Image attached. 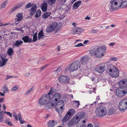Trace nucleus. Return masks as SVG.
Segmentation results:
<instances>
[{
    "mask_svg": "<svg viewBox=\"0 0 127 127\" xmlns=\"http://www.w3.org/2000/svg\"><path fill=\"white\" fill-rule=\"evenodd\" d=\"M57 111L59 113L61 114L62 113L64 110L63 108L56 107V108Z\"/></svg>",
    "mask_w": 127,
    "mask_h": 127,
    "instance_id": "nucleus-35",
    "label": "nucleus"
},
{
    "mask_svg": "<svg viewBox=\"0 0 127 127\" xmlns=\"http://www.w3.org/2000/svg\"><path fill=\"white\" fill-rule=\"evenodd\" d=\"M57 23H52L51 25L47 27L46 29V32L49 33L54 31L57 28Z\"/></svg>",
    "mask_w": 127,
    "mask_h": 127,
    "instance_id": "nucleus-9",
    "label": "nucleus"
},
{
    "mask_svg": "<svg viewBox=\"0 0 127 127\" xmlns=\"http://www.w3.org/2000/svg\"><path fill=\"white\" fill-rule=\"evenodd\" d=\"M55 125V121L53 120H50L48 123V127H53Z\"/></svg>",
    "mask_w": 127,
    "mask_h": 127,
    "instance_id": "nucleus-27",
    "label": "nucleus"
},
{
    "mask_svg": "<svg viewBox=\"0 0 127 127\" xmlns=\"http://www.w3.org/2000/svg\"><path fill=\"white\" fill-rule=\"evenodd\" d=\"M49 101L45 105V108H48L49 109L55 107L56 104V102H49Z\"/></svg>",
    "mask_w": 127,
    "mask_h": 127,
    "instance_id": "nucleus-17",
    "label": "nucleus"
},
{
    "mask_svg": "<svg viewBox=\"0 0 127 127\" xmlns=\"http://www.w3.org/2000/svg\"><path fill=\"white\" fill-rule=\"evenodd\" d=\"M36 6L35 4L30 10V15H33L36 11Z\"/></svg>",
    "mask_w": 127,
    "mask_h": 127,
    "instance_id": "nucleus-22",
    "label": "nucleus"
},
{
    "mask_svg": "<svg viewBox=\"0 0 127 127\" xmlns=\"http://www.w3.org/2000/svg\"><path fill=\"white\" fill-rule=\"evenodd\" d=\"M122 0H113L114 2H115V4H117L118 5H121L122 3Z\"/></svg>",
    "mask_w": 127,
    "mask_h": 127,
    "instance_id": "nucleus-34",
    "label": "nucleus"
},
{
    "mask_svg": "<svg viewBox=\"0 0 127 127\" xmlns=\"http://www.w3.org/2000/svg\"><path fill=\"white\" fill-rule=\"evenodd\" d=\"M77 114L79 117L80 119L83 118L85 116L84 113L82 112L78 113Z\"/></svg>",
    "mask_w": 127,
    "mask_h": 127,
    "instance_id": "nucleus-36",
    "label": "nucleus"
},
{
    "mask_svg": "<svg viewBox=\"0 0 127 127\" xmlns=\"http://www.w3.org/2000/svg\"><path fill=\"white\" fill-rule=\"evenodd\" d=\"M106 47L104 46H101L98 48L92 47L89 51L91 55L96 58H100L105 55L106 51Z\"/></svg>",
    "mask_w": 127,
    "mask_h": 127,
    "instance_id": "nucleus-1",
    "label": "nucleus"
},
{
    "mask_svg": "<svg viewBox=\"0 0 127 127\" xmlns=\"http://www.w3.org/2000/svg\"><path fill=\"white\" fill-rule=\"evenodd\" d=\"M114 110L112 109H109L108 112V114L109 115H111L113 113Z\"/></svg>",
    "mask_w": 127,
    "mask_h": 127,
    "instance_id": "nucleus-43",
    "label": "nucleus"
},
{
    "mask_svg": "<svg viewBox=\"0 0 127 127\" xmlns=\"http://www.w3.org/2000/svg\"><path fill=\"white\" fill-rule=\"evenodd\" d=\"M17 18L15 19V23L17 24H18L23 18L22 14L20 13L16 15Z\"/></svg>",
    "mask_w": 127,
    "mask_h": 127,
    "instance_id": "nucleus-16",
    "label": "nucleus"
},
{
    "mask_svg": "<svg viewBox=\"0 0 127 127\" xmlns=\"http://www.w3.org/2000/svg\"><path fill=\"white\" fill-rule=\"evenodd\" d=\"M37 32H36L34 35L33 38V41H35L37 39Z\"/></svg>",
    "mask_w": 127,
    "mask_h": 127,
    "instance_id": "nucleus-39",
    "label": "nucleus"
},
{
    "mask_svg": "<svg viewBox=\"0 0 127 127\" xmlns=\"http://www.w3.org/2000/svg\"><path fill=\"white\" fill-rule=\"evenodd\" d=\"M75 118H74V119H76V120L77 121H78V122L79 120H78L79 119V117L77 115H75V116H74V117H75Z\"/></svg>",
    "mask_w": 127,
    "mask_h": 127,
    "instance_id": "nucleus-56",
    "label": "nucleus"
},
{
    "mask_svg": "<svg viewBox=\"0 0 127 127\" xmlns=\"http://www.w3.org/2000/svg\"><path fill=\"white\" fill-rule=\"evenodd\" d=\"M23 43V42L22 40H16L15 42L13 44V48H14L15 46L18 47Z\"/></svg>",
    "mask_w": 127,
    "mask_h": 127,
    "instance_id": "nucleus-21",
    "label": "nucleus"
},
{
    "mask_svg": "<svg viewBox=\"0 0 127 127\" xmlns=\"http://www.w3.org/2000/svg\"><path fill=\"white\" fill-rule=\"evenodd\" d=\"M23 3H21L20 4H18L13 7L10 10L8 14V15H10L14 11H15L18 8H19L22 6L23 5Z\"/></svg>",
    "mask_w": 127,
    "mask_h": 127,
    "instance_id": "nucleus-15",
    "label": "nucleus"
},
{
    "mask_svg": "<svg viewBox=\"0 0 127 127\" xmlns=\"http://www.w3.org/2000/svg\"><path fill=\"white\" fill-rule=\"evenodd\" d=\"M9 119L8 120H7L5 121V123L7 124H8V123L10 121L9 120Z\"/></svg>",
    "mask_w": 127,
    "mask_h": 127,
    "instance_id": "nucleus-61",
    "label": "nucleus"
},
{
    "mask_svg": "<svg viewBox=\"0 0 127 127\" xmlns=\"http://www.w3.org/2000/svg\"><path fill=\"white\" fill-rule=\"evenodd\" d=\"M120 7H124L127 6V1H125L122 2L120 5Z\"/></svg>",
    "mask_w": 127,
    "mask_h": 127,
    "instance_id": "nucleus-31",
    "label": "nucleus"
},
{
    "mask_svg": "<svg viewBox=\"0 0 127 127\" xmlns=\"http://www.w3.org/2000/svg\"><path fill=\"white\" fill-rule=\"evenodd\" d=\"M84 31V30L81 28H75L73 29V32L75 34H79L83 32Z\"/></svg>",
    "mask_w": 127,
    "mask_h": 127,
    "instance_id": "nucleus-24",
    "label": "nucleus"
},
{
    "mask_svg": "<svg viewBox=\"0 0 127 127\" xmlns=\"http://www.w3.org/2000/svg\"><path fill=\"white\" fill-rule=\"evenodd\" d=\"M4 88L5 89L4 91L7 92L9 90L8 88L7 87L6 84H4Z\"/></svg>",
    "mask_w": 127,
    "mask_h": 127,
    "instance_id": "nucleus-49",
    "label": "nucleus"
},
{
    "mask_svg": "<svg viewBox=\"0 0 127 127\" xmlns=\"http://www.w3.org/2000/svg\"><path fill=\"white\" fill-rule=\"evenodd\" d=\"M7 3V1H5L1 4L0 7V8H4L5 7Z\"/></svg>",
    "mask_w": 127,
    "mask_h": 127,
    "instance_id": "nucleus-41",
    "label": "nucleus"
},
{
    "mask_svg": "<svg viewBox=\"0 0 127 127\" xmlns=\"http://www.w3.org/2000/svg\"><path fill=\"white\" fill-rule=\"evenodd\" d=\"M51 14L50 12H47L43 14L42 18L44 19L46 18L49 16Z\"/></svg>",
    "mask_w": 127,
    "mask_h": 127,
    "instance_id": "nucleus-32",
    "label": "nucleus"
},
{
    "mask_svg": "<svg viewBox=\"0 0 127 127\" xmlns=\"http://www.w3.org/2000/svg\"><path fill=\"white\" fill-rule=\"evenodd\" d=\"M2 62L1 64H0V67H2L5 65L6 64V62L4 60V59L2 60Z\"/></svg>",
    "mask_w": 127,
    "mask_h": 127,
    "instance_id": "nucleus-40",
    "label": "nucleus"
},
{
    "mask_svg": "<svg viewBox=\"0 0 127 127\" xmlns=\"http://www.w3.org/2000/svg\"><path fill=\"white\" fill-rule=\"evenodd\" d=\"M22 39L25 43L31 42L32 41V38H30L27 35L23 36L22 38Z\"/></svg>",
    "mask_w": 127,
    "mask_h": 127,
    "instance_id": "nucleus-25",
    "label": "nucleus"
},
{
    "mask_svg": "<svg viewBox=\"0 0 127 127\" xmlns=\"http://www.w3.org/2000/svg\"><path fill=\"white\" fill-rule=\"evenodd\" d=\"M88 61L89 59L87 57L84 56L81 58L80 62L82 64L85 65L88 64Z\"/></svg>",
    "mask_w": 127,
    "mask_h": 127,
    "instance_id": "nucleus-14",
    "label": "nucleus"
},
{
    "mask_svg": "<svg viewBox=\"0 0 127 127\" xmlns=\"http://www.w3.org/2000/svg\"><path fill=\"white\" fill-rule=\"evenodd\" d=\"M41 12L40 10H38L36 12L35 15V17L36 18H37L39 17L41 14Z\"/></svg>",
    "mask_w": 127,
    "mask_h": 127,
    "instance_id": "nucleus-33",
    "label": "nucleus"
},
{
    "mask_svg": "<svg viewBox=\"0 0 127 127\" xmlns=\"http://www.w3.org/2000/svg\"><path fill=\"white\" fill-rule=\"evenodd\" d=\"M48 7L47 3L46 2L42 3L41 6V9L43 12H46L47 10Z\"/></svg>",
    "mask_w": 127,
    "mask_h": 127,
    "instance_id": "nucleus-23",
    "label": "nucleus"
},
{
    "mask_svg": "<svg viewBox=\"0 0 127 127\" xmlns=\"http://www.w3.org/2000/svg\"><path fill=\"white\" fill-rule=\"evenodd\" d=\"M105 64L104 63H103L96 65L95 67V71L100 73L103 72L105 71Z\"/></svg>",
    "mask_w": 127,
    "mask_h": 127,
    "instance_id": "nucleus-8",
    "label": "nucleus"
},
{
    "mask_svg": "<svg viewBox=\"0 0 127 127\" xmlns=\"http://www.w3.org/2000/svg\"><path fill=\"white\" fill-rule=\"evenodd\" d=\"M75 113V111L73 109H69L64 117L62 119V122L64 123L68 121Z\"/></svg>",
    "mask_w": 127,
    "mask_h": 127,
    "instance_id": "nucleus-6",
    "label": "nucleus"
},
{
    "mask_svg": "<svg viewBox=\"0 0 127 127\" xmlns=\"http://www.w3.org/2000/svg\"><path fill=\"white\" fill-rule=\"evenodd\" d=\"M115 44V42L111 43H109V45L110 46H112Z\"/></svg>",
    "mask_w": 127,
    "mask_h": 127,
    "instance_id": "nucleus-58",
    "label": "nucleus"
},
{
    "mask_svg": "<svg viewBox=\"0 0 127 127\" xmlns=\"http://www.w3.org/2000/svg\"><path fill=\"white\" fill-rule=\"evenodd\" d=\"M4 113L7 114L8 115H9L10 117H12V114L9 112H6L5 111L4 112Z\"/></svg>",
    "mask_w": 127,
    "mask_h": 127,
    "instance_id": "nucleus-51",
    "label": "nucleus"
},
{
    "mask_svg": "<svg viewBox=\"0 0 127 127\" xmlns=\"http://www.w3.org/2000/svg\"><path fill=\"white\" fill-rule=\"evenodd\" d=\"M107 111L105 109L104 107L100 106L97 108L95 111L96 116L99 117H103L107 114Z\"/></svg>",
    "mask_w": 127,
    "mask_h": 127,
    "instance_id": "nucleus-3",
    "label": "nucleus"
},
{
    "mask_svg": "<svg viewBox=\"0 0 127 127\" xmlns=\"http://www.w3.org/2000/svg\"><path fill=\"white\" fill-rule=\"evenodd\" d=\"M13 77L12 76H9V75H7V78L6 79H8L10 78H12Z\"/></svg>",
    "mask_w": 127,
    "mask_h": 127,
    "instance_id": "nucleus-60",
    "label": "nucleus"
},
{
    "mask_svg": "<svg viewBox=\"0 0 127 127\" xmlns=\"http://www.w3.org/2000/svg\"><path fill=\"white\" fill-rule=\"evenodd\" d=\"M4 115L1 114L0 115V123L2 122L3 120V117Z\"/></svg>",
    "mask_w": 127,
    "mask_h": 127,
    "instance_id": "nucleus-50",
    "label": "nucleus"
},
{
    "mask_svg": "<svg viewBox=\"0 0 127 127\" xmlns=\"http://www.w3.org/2000/svg\"><path fill=\"white\" fill-rule=\"evenodd\" d=\"M118 108L122 112H124L126 111L127 109V98L123 99L120 102Z\"/></svg>",
    "mask_w": 127,
    "mask_h": 127,
    "instance_id": "nucleus-5",
    "label": "nucleus"
},
{
    "mask_svg": "<svg viewBox=\"0 0 127 127\" xmlns=\"http://www.w3.org/2000/svg\"><path fill=\"white\" fill-rule=\"evenodd\" d=\"M18 86H15V87L12 88L11 90V91H16L18 90Z\"/></svg>",
    "mask_w": 127,
    "mask_h": 127,
    "instance_id": "nucleus-45",
    "label": "nucleus"
},
{
    "mask_svg": "<svg viewBox=\"0 0 127 127\" xmlns=\"http://www.w3.org/2000/svg\"><path fill=\"white\" fill-rule=\"evenodd\" d=\"M45 36L44 35L43 31L41 30L38 34V39H40L42 38Z\"/></svg>",
    "mask_w": 127,
    "mask_h": 127,
    "instance_id": "nucleus-30",
    "label": "nucleus"
},
{
    "mask_svg": "<svg viewBox=\"0 0 127 127\" xmlns=\"http://www.w3.org/2000/svg\"><path fill=\"white\" fill-rule=\"evenodd\" d=\"M46 3L50 6L53 5L56 2V0H45Z\"/></svg>",
    "mask_w": 127,
    "mask_h": 127,
    "instance_id": "nucleus-28",
    "label": "nucleus"
},
{
    "mask_svg": "<svg viewBox=\"0 0 127 127\" xmlns=\"http://www.w3.org/2000/svg\"><path fill=\"white\" fill-rule=\"evenodd\" d=\"M24 75L27 77H28L30 75V73H24Z\"/></svg>",
    "mask_w": 127,
    "mask_h": 127,
    "instance_id": "nucleus-57",
    "label": "nucleus"
},
{
    "mask_svg": "<svg viewBox=\"0 0 127 127\" xmlns=\"http://www.w3.org/2000/svg\"><path fill=\"white\" fill-rule=\"evenodd\" d=\"M4 100V98L3 97L0 98V103L3 102Z\"/></svg>",
    "mask_w": 127,
    "mask_h": 127,
    "instance_id": "nucleus-59",
    "label": "nucleus"
},
{
    "mask_svg": "<svg viewBox=\"0 0 127 127\" xmlns=\"http://www.w3.org/2000/svg\"><path fill=\"white\" fill-rule=\"evenodd\" d=\"M33 87H32L29 90L27 91L25 93V94L26 95H28L29 93H30L33 90Z\"/></svg>",
    "mask_w": 127,
    "mask_h": 127,
    "instance_id": "nucleus-37",
    "label": "nucleus"
},
{
    "mask_svg": "<svg viewBox=\"0 0 127 127\" xmlns=\"http://www.w3.org/2000/svg\"><path fill=\"white\" fill-rule=\"evenodd\" d=\"M74 104L78 108L80 104L79 101H74Z\"/></svg>",
    "mask_w": 127,
    "mask_h": 127,
    "instance_id": "nucleus-42",
    "label": "nucleus"
},
{
    "mask_svg": "<svg viewBox=\"0 0 127 127\" xmlns=\"http://www.w3.org/2000/svg\"><path fill=\"white\" fill-rule=\"evenodd\" d=\"M61 103L62 104H60L59 105H56V107H58L59 108H63L64 107V102H62Z\"/></svg>",
    "mask_w": 127,
    "mask_h": 127,
    "instance_id": "nucleus-38",
    "label": "nucleus"
},
{
    "mask_svg": "<svg viewBox=\"0 0 127 127\" xmlns=\"http://www.w3.org/2000/svg\"><path fill=\"white\" fill-rule=\"evenodd\" d=\"M110 3L111 4V8L113 10L118 9L120 7V5H118L117 4H115V2H114L113 0H111Z\"/></svg>",
    "mask_w": 127,
    "mask_h": 127,
    "instance_id": "nucleus-19",
    "label": "nucleus"
},
{
    "mask_svg": "<svg viewBox=\"0 0 127 127\" xmlns=\"http://www.w3.org/2000/svg\"><path fill=\"white\" fill-rule=\"evenodd\" d=\"M83 46L84 45L82 43H79L77 45H75L74 47H77Z\"/></svg>",
    "mask_w": 127,
    "mask_h": 127,
    "instance_id": "nucleus-48",
    "label": "nucleus"
},
{
    "mask_svg": "<svg viewBox=\"0 0 127 127\" xmlns=\"http://www.w3.org/2000/svg\"><path fill=\"white\" fill-rule=\"evenodd\" d=\"M89 42V41L88 40H85L84 42H83V44H86L87 43H88Z\"/></svg>",
    "mask_w": 127,
    "mask_h": 127,
    "instance_id": "nucleus-63",
    "label": "nucleus"
},
{
    "mask_svg": "<svg viewBox=\"0 0 127 127\" xmlns=\"http://www.w3.org/2000/svg\"><path fill=\"white\" fill-rule=\"evenodd\" d=\"M48 65V64H46L41 67L40 68L41 71L43 70Z\"/></svg>",
    "mask_w": 127,
    "mask_h": 127,
    "instance_id": "nucleus-54",
    "label": "nucleus"
},
{
    "mask_svg": "<svg viewBox=\"0 0 127 127\" xmlns=\"http://www.w3.org/2000/svg\"><path fill=\"white\" fill-rule=\"evenodd\" d=\"M53 94L54 93H53ZM61 97V95L59 93H57L51 96V100L53 102H56L58 100H59Z\"/></svg>",
    "mask_w": 127,
    "mask_h": 127,
    "instance_id": "nucleus-11",
    "label": "nucleus"
},
{
    "mask_svg": "<svg viewBox=\"0 0 127 127\" xmlns=\"http://www.w3.org/2000/svg\"><path fill=\"white\" fill-rule=\"evenodd\" d=\"M87 127H93V126L92 124H90L88 125Z\"/></svg>",
    "mask_w": 127,
    "mask_h": 127,
    "instance_id": "nucleus-64",
    "label": "nucleus"
},
{
    "mask_svg": "<svg viewBox=\"0 0 127 127\" xmlns=\"http://www.w3.org/2000/svg\"><path fill=\"white\" fill-rule=\"evenodd\" d=\"M13 115L14 117L15 118L16 120L17 121L18 119V116H17V114L15 112H14Z\"/></svg>",
    "mask_w": 127,
    "mask_h": 127,
    "instance_id": "nucleus-47",
    "label": "nucleus"
},
{
    "mask_svg": "<svg viewBox=\"0 0 127 127\" xmlns=\"http://www.w3.org/2000/svg\"><path fill=\"white\" fill-rule=\"evenodd\" d=\"M80 67V65L79 62H74L72 63L70 65L69 70L71 71H73L77 70Z\"/></svg>",
    "mask_w": 127,
    "mask_h": 127,
    "instance_id": "nucleus-7",
    "label": "nucleus"
},
{
    "mask_svg": "<svg viewBox=\"0 0 127 127\" xmlns=\"http://www.w3.org/2000/svg\"><path fill=\"white\" fill-rule=\"evenodd\" d=\"M31 3L30 2H29L27 4L25 5V8L26 9L29 8L31 7Z\"/></svg>",
    "mask_w": 127,
    "mask_h": 127,
    "instance_id": "nucleus-46",
    "label": "nucleus"
},
{
    "mask_svg": "<svg viewBox=\"0 0 127 127\" xmlns=\"http://www.w3.org/2000/svg\"><path fill=\"white\" fill-rule=\"evenodd\" d=\"M6 56V55L5 54L1 53L0 54V58L2 60V59H5Z\"/></svg>",
    "mask_w": 127,
    "mask_h": 127,
    "instance_id": "nucleus-44",
    "label": "nucleus"
},
{
    "mask_svg": "<svg viewBox=\"0 0 127 127\" xmlns=\"http://www.w3.org/2000/svg\"><path fill=\"white\" fill-rule=\"evenodd\" d=\"M14 53V50L12 48H9L7 50V54L9 56H11Z\"/></svg>",
    "mask_w": 127,
    "mask_h": 127,
    "instance_id": "nucleus-29",
    "label": "nucleus"
},
{
    "mask_svg": "<svg viewBox=\"0 0 127 127\" xmlns=\"http://www.w3.org/2000/svg\"><path fill=\"white\" fill-rule=\"evenodd\" d=\"M61 102H64L63 100H59L57 103L56 102V105H59L60 104H62Z\"/></svg>",
    "mask_w": 127,
    "mask_h": 127,
    "instance_id": "nucleus-53",
    "label": "nucleus"
},
{
    "mask_svg": "<svg viewBox=\"0 0 127 127\" xmlns=\"http://www.w3.org/2000/svg\"><path fill=\"white\" fill-rule=\"evenodd\" d=\"M126 89L125 86L120 87L116 90L115 94L117 96L121 97H123L126 94Z\"/></svg>",
    "mask_w": 127,
    "mask_h": 127,
    "instance_id": "nucleus-4",
    "label": "nucleus"
},
{
    "mask_svg": "<svg viewBox=\"0 0 127 127\" xmlns=\"http://www.w3.org/2000/svg\"><path fill=\"white\" fill-rule=\"evenodd\" d=\"M117 68L112 64H109L107 66V74L111 73V72L116 70Z\"/></svg>",
    "mask_w": 127,
    "mask_h": 127,
    "instance_id": "nucleus-12",
    "label": "nucleus"
},
{
    "mask_svg": "<svg viewBox=\"0 0 127 127\" xmlns=\"http://www.w3.org/2000/svg\"><path fill=\"white\" fill-rule=\"evenodd\" d=\"M82 2L81 1H78L75 2L73 4V8L74 9H77L81 5Z\"/></svg>",
    "mask_w": 127,
    "mask_h": 127,
    "instance_id": "nucleus-26",
    "label": "nucleus"
},
{
    "mask_svg": "<svg viewBox=\"0 0 127 127\" xmlns=\"http://www.w3.org/2000/svg\"><path fill=\"white\" fill-rule=\"evenodd\" d=\"M18 116L19 117V121H21L22 119V118L21 117V115L20 113H19L18 114Z\"/></svg>",
    "mask_w": 127,
    "mask_h": 127,
    "instance_id": "nucleus-55",
    "label": "nucleus"
},
{
    "mask_svg": "<svg viewBox=\"0 0 127 127\" xmlns=\"http://www.w3.org/2000/svg\"><path fill=\"white\" fill-rule=\"evenodd\" d=\"M69 77L65 76L62 75L60 76L58 79L59 82L61 83H67L69 81Z\"/></svg>",
    "mask_w": 127,
    "mask_h": 127,
    "instance_id": "nucleus-10",
    "label": "nucleus"
},
{
    "mask_svg": "<svg viewBox=\"0 0 127 127\" xmlns=\"http://www.w3.org/2000/svg\"><path fill=\"white\" fill-rule=\"evenodd\" d=\"M110 59L112 61H115L117 60V58L114 57H113L111 58Z\"/></svg>",
    "mask_w": 127,
    "mask_h": 127,
    "instance_id": "nucleus-52",
    "label": "nucleus"
},
{
    "mask_svg": "<svg viewBox=\"0 0 127 127\" xmlns=\"http://www.w3.org/2000/svg\"><path fill=\"white\" fill-rule=\"evenodd\" d=\"M118 84L120 86H127V79H125L120 81Z\"/></svg>",
    "mask_w": 127,
    "mask_h": 127,
    "instance_id": "nucleus-20",
    "label": "nucleus"
},
{
    "mask_svg": "<svg viewBox=\"0 0 127 127\" xmlns=\"http://www.w3.org/2000/svg\"><path fill=\"white\" fill-rule=\"evenodd\" d=\"M20 123L21 124H23L25 123V121L23 120H21V121H20Z\"/></svg>",
    "mask_w": 127,
    "mask_h": 127,
    "instance_id": "nucleus-62",
    "label": "nucleus"
},
{
    "mask_svg": "<svg viewBox=\"0 0 127 127\" xmlns=\"http://www.w3.org/2000/svg\"><path fill=\"white\" fill-rule=\"evenodd\" d=\"M77 122L78 121H77L75 119L73 118L68 122V127H70L74 126Z\"/></svg>",
    "mask_w": 127,
    "mask_h": 127,
    "instance_id": "nucleus-18",
    "label": "nucleus"
},
{
    "mask_svg": "<svg viewBox=\"0 0 127 127\" xmlns=\"http://www.w3.org/2000/svg\"><path fill=\"white\" fill-rule=\"evenodd\" d=\"M52 88L51 87V90L47 95H43L39 99L38 102L41 105H44L46 104L51 100V96L53 94V91Z\"/></svg>",
    "mask_w": 127,
    "mask_h": 127,
    "instance_id": "nucleus-2",
    "label": "nucleus"
},
{
    "mask_svg": "<svg viewBox=\"0 0 127 127\" xmlns=\"http://www.w3.org/2000/svg\"><path fill=\"white\" fill-rule=\"evenodd\" d=\"M108 74L113 77L116 78L119 76V72L117 68L116 70H115L111 72V73Z\"/></svg>",
    "mask_w": 127,
    "mask_h": 127,
    "instance_id": "nucleus-13",
    "label": "nucleus"
}]
</instances>
